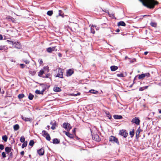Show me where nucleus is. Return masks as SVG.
<instances>
[{"mask_svg": "<svg viewBox=\"0 0 161 161\" xmlns=\"http://www.w3.org/2000/svg\"><path fill=\"white\" fill-rule=\"evenodd\" d=\"M144 6L150 8H154L155 5L158 4V2L155 0H139Z\"/></svg>", "mask_w": 161, "mask_h": 161, "instance_id": "1", "label": "nucleus"}, {"mask_svg": "<svg viewBox=\"0 0 161 161\" xmlns=\"http://www.w3.org/2000/svg\"><path fill=\"white\" fill-rule=\"evenodd\" d=\"M63 70L61 68H59L58 69V73H57V75L55 76V77H58L60 78H63Z\"/></svg>", "mask_w": 161, "mask_h": 161, "instance_id": "2", "label": "nucleus"}, {"mask_svg": "<svg viewBox=\"0 0 161 161\" xmlns=\"http://www.w3.org/2000/svg\"><path fill=\"white\" fill-rule=\"evenodd\" d=\"M63 127L67 130V131H69V130L71 129L72 127L70 126V124L64 123L63 124Z\"/></svg>", "mask_w": 161, "mask_h": 161, "instance_id": "3", "label": "nucleus"}, {"mask_svg": "<svg viewBox=\"0 0 161 161\" xmlns=\"http://www.w3.org/2000/svg\"><path fill=\"white\" fill-rule=\"evenodd\" d=\"M110 141L113 142H115L118 144L119 143L118 139L116 138L115 137L113 136H110Z\"/></svg>", "mask_w": 161, "mask_h": 161, "instance_id": "4", "label": "nucleus"}, {"mask_svg": "<svg viewBox=\"0 0 161 161\" xmlns=\"http://www.w3.org/2000/svg\"><path fill=\"white\" fill-rule=\"evenodd\" d=\"M149 76L150 74L148 73H147L145 74H142L139 75L138 78L139 79H141L144 78L146 76L149 77Z\"/></svg>", "mask_w": 161, "mask_h": 161, "instance_id": "5", "label": "nucleus"}, {"mask_svg": "<svg viewBox=\"0 0 161 161\" xmlns=\"http://www.w3.org/2000/svg\"><path fill=\"white\" fill-rule=\"evenodd\" d=\"M47 52L48 53H51L53 51H57V49H56V47H49L46 49Z\"/></svg>", "mask_w": 161, "mask_h": 161, "instance_id": "6", "label": "nucleus"}, {"mask_svg": "<svg viewBox=\"0 0 161 161\" xmlns=\"http://www.w3.org/2000/svg\"><path fill=\"white\" fill-rule=\"evenodd\" d=\"M132 122L135 123L137 125H139L140 120L137 117H136L134 118L131 121Z\"/></svg>", "mask_w": 161, "mask_h": 161, "instance_id": "7", "label": "nucleus"}, {"mask_svg": "<svg viewBox=\"0 0 161 161\" xmlns=\"http://www.w3.org/2000/svg\"><path fill=\"white\" fill-rule=\"evenodd\" d=\"M119 133L120 135L123 136L124 137H126L128 135V133L125 130H121L120 131Z\"/></svg>", "mask_w": 161, "mask_h": 161, "instance_id": "8", "label": "nucleus"}, {"mask_svg": "<svg viewBox=\"0 0 161 161\" xmlns=\"http://www.w3.org/2000/svg\"><path fill=\"white\" fill-rule=\"evenodd\" d=\"M47 69V67H46L43 68V69L40 70L38 74V76L40 77H42V75L44 73L46 69Z\"/></svg>", "mask_w": 161, "mask_h": 161, "instance_id": "9", "label": "nucleus"}, {"mask_svg": "<svg viewBox=\"0 0 161 161\" xmlns=\"http://www.w3.org/2000/svg\"><path fill=\"white\" fill-rule=\"evenodd\" d=\"M12 44L13 45V46L14 47H16L17 48L20 49L21 48V45L19 42L14 43L12 42Z\"/></svg>", "mask_w": 161, "mask_h": 161, "instance_id": "10", "label": "nucleus"}, {"mask_svg": "<svg viewBox=\"0 0 161 161\" xmlns=\"http://www.w3.org/2000/svg\"><path fill=\"white\" fill-rule=\"evenodd\" d=\"M64 133H65V134L70 138H73L74 137V135L70 133L69 132L64 131Z\"/></svg>", "mask_w": 161, "mask_h": 161, "instance_id": "11", "label": "nucleus"}, {"mask_svg": "<svg viewBox=\"0 0 161 161\" xmlns=\"http://www.w3.org/2000/svg\"><path fill=\"white\" fill-rule=\"evenodd\" d=\"M92 138L93 139L97 141H100V138L99 136L97 134L92 136Z\"/></svg>", "mask_w": 161, "mask_h": 161, "instance_id": "12", "label": "nucleus"}, {"mask_svg": "<svg viewBox=\"0 0 161 161\" xmlns=\"http://www.w3.org/2000/svg\"><path fill=\"white\" fill-rule=\"evenodd\" d=\"M44 151L43 149L41 148L37 151V153L39 155L42 156L43 155Z\"/></svg>", "mask_w": 161, "mask_h": 161, "instance_id": "13", "label": "nucleus"}, {"mask_svg": "<svg viewBox=\"0 0 161 161\" xmlns=\"http://www.w3.org/2000/svg\"><path fill=\"white\" fill-rule=\"evenodd\" d=\"M46 89V88H45V87H44V88L43 89L41 92H40L39 90H37L36 91L35 93L37 94H42Z\"/></svg>", "mask_w": 161, "mask_h": 161, "instance_id": "14", "label": "nucleus"}, {"mask_svg": "<svg viewBox=\"0 0 161 161\" xmlns=\"http://www.w3.org/2000/svg\"><path fill=\"white\" fill-rule=\"evenodd\" d=\"M74 73V71L73 70L69 69L67 72V76H71Z\"/></svg>", "mask_w": 161, "mask_h": 161, "instance_id": "15", "label": "nucleus"}, {"mask_svg": "<svg viewBox=\"0 0 161 161\" xmlns=\"http://www.w3.org/2000/svg\"><path fill=\"white\" fill-rule=\"evenodd\" d=\"M22 119L25 121H31V119L30 118H27L24 116H22Z\"/></svg>", "mask_w": 161, "mask_h": 161, "instance_id": "16", "label": "nucleus"}, {"mask_svg": "<svg viewBox=\"0 0 161 161\" xmlns=\"http://www.w3.org/2000/svg\"><path fill=\"white\" fill-rule=\"evenodd\" d=\"M51 124L52 125V127H51V129L54 130L56 128V127L57 126V124L56 122H52L51 123Z\"/></svg>", "mask_w": 161, "mask_h": 161, "instance_id": "17", "label": "nucleus"}, {"mask_svg": "<svg viewBox=\"0 0 161 161\" xmlns=\"http://www.w3.org/2000/svg\"><path fill=\"white\" fill-rule=\"evenodd\" d=\"M110 69L112 71H114L118 69V67L116 66H112L110 67Z\"/></svg>", "mask_w": 161, "mask_h": 161, "instance_id": "18", "label": "nucleus"}, {"mask_svg": "<svg viewBox=\"0 0 161 161\" xmlns=\"http://www.w3.org/2000/svg\"><path fill=\"white\" fill-rule=\"evenodd\" d=\"M126 24L123 21H121L118 23V25L119 26H125Z\"/></svg>", "mask_w": 161, "mask_h": 161, "instance_id": "19", "label": "nucleus"}, {"mask_svg": "<svg viewBox=\"0 0 161 161\" xmlns=\"http://www.w3.org/2000/svg\"><path fill=\"white\" fill-rule=\"evenodd\" d=\"M60 142L59 140H58L57 138L54 139L53 140V143L54 144H57L59 143Z\"/></svg>", "mask_w": 161, "mask_h": 161, "instance_id": "20", "label": "nucleus"}, {"mask_svg": "<svg viewBox=\"0 0 161 161\" xmlns=\"http://www.w3.org/2000/svg\"><path fill=\"white\" fill-rule=\"evenodd\" d=\"M8 49V48L5 46H0V50L3 51H5Z\"/></svg>", "mask_w": 161, "mask_h": 161, "instance_id": "21", "label": "nucleus"}, {"mask_svg": "<svg viewBox=\"0 0 161 161\" xmlns=\"http://www.w3.org/2000/svg\"><path fill=\"white\" fill-rule=\"evenodd\" d=\"M114 117L115 119H120L122 118L121 115H115L114 116Z\"/></svg>", "mask_w": 161, "mask_h": 161, "instance_id": "22", "label": "nucleus"}, {"mask_svg": "<svg viewBox=\"0 0 161 161\" xmlns=\"http://www.w3.org/2000/svg\"><path fill=\"white\" fill-rule=\"evenodd\" d=\"M96 27V26L95 25H92L91 27V31L92 33L94 34L95 33V31L94 29V27Z\"/></svg>", "mask_w": 161, "mask_h": 161, "instance_id": "23", "label": "nucleus"}, {"mask_svg": "<svg viewBox=\"0 0 161 161\" xmlns=\"http://www.w3.org/2000/svg\"><path fill=\"white\" fill-rule=\"evenodd\" d=\"M53 90L55 92H59L61 91V89L58 87H55L53 88Z\"/></svg>", "mask_w": 161, "mask_h": 161, "instance_id": "24", "label": "nucleus"}, {"mask_svg": "<svg viewBox=\"0 0 161 161\" xmlns=\"http://www.w3.org/2000/svg\"><path fill=\"white\" fill-rule=\"evenodd\" d=\"M5 151L7 153H9L11 152V148L10 147H7L5 148Z\"/></svg>", "mask_w": 161, "mask_h": 161, "instance_id": "25", "label": "nucleus"}, {"mask_svg": "<svg viewBox=\"0 0 161 161\" xmlns=\"http://www.w3.org/2000/svg\"><path fill=\"white\" fill-rule=\"evenodd\" d=\"M19 128V126L18 124H16L14 125V129L15 130H18Z\"/></svg>", "mask_w": 161, "mask_h": 161, "instance_id": "26", "label": "nucleus"}, {"mask_svg": "<svg viewBox=\"0 0 161 161\" xmlns=\"http://www.w3.org/2000/svg\"><path fill=\"white\" fill-rule=\"evenodd\" d=\"M90 92L92 93L97 94L98 93V92L94 90H91L90 91Z\"/></svg>", "mask_w": 161, "mask_h": 161, "instance_id": "27", "label": "nucleus"}, {"mask_svg": "<svg viewBox=\"0 0 161 161\" xmlns=\"http://www.w3.org/2000/svg\"><path fill=\"white\" fill-rule=\"evenodd\" d=\"M34 97V96L31 93H30L29 94L28 96V98L30 100H32Z\"/></svg>", "mask_w": 161, "mask_h": 161, "instance_id": "28", "label": "nucleus"}, {"mask_svg": "<svg viewBox=\"0 0 161 161\" xmlns=\"http://www.w3.org/2000/svg\"><path fill=\"white\" fill-rule=\"evenodd\" d=\"M2 139L4 141L6 142L8 139V137L6 135L4 136H2Z\"/></svg>", "mask_w": 161, "mask_h": 161, "instance_id": "29", "label": "nucleus"}, {"mask_svg": "<svg viewBox=\"0 0 161 161\" xmlns=\"http://www.w3.org/2000/svg\"><path fill=\"white\" fill-rule=\"evenodd\" d=\"M45 137L47 140L49 141H50L51 138L49 134H47V136H45Z\"/></svg>", "mask_w": 161, "mask_h": 161, "instance_id": "30", "label": "nucleus"}, {"mask_svg": "<svg viewBox=\"0 0 161 161\" xmlns=\"http://www.w3.org/2000/svg\"><path fill=\"white\" fill-rule=\"evenodd\" d=\"M42 134L43 136L45 137V136H47L48 134L45 130H43L42 132Z\"/></svg>", "mask_w": 161, "mask_h": 161, "instance_id": "31", "label": "nucleus"}, {"mask_svg": "<svg viewBox=\"0 0 161 161\" xmlns=\"http://www.w3.org/2000/svg\"><path fill=\"white\" fill-rule=\"evenodd\" d=\"M27 142H23V143L22 144V148H24L25 147H26L27 145Z\"/></svg>", "mask_w": 161, "mask_h": 161, "instance_id": "32", "label": "nucleus"}, {"mask_svg": "<svg viewBox=\"0 0 161 161\" xmlns=\"http://www.w3.org/2000/svg\"><path fill=\"white\" fill-rule=\"evenodd\" d=\"M20 141L21 142H25V137L24 136H22L21 137H20Z\"/></svg>", "mask_w": 161, "mask_h": 161, "instance_id": "33", "label": "nucleus"}, {"mask_svg": "<svg viewBox=\"0 0 161 161\" xmlns=\"http://www.w3.org/2000/svg\"><path fill=\"white\" fill-rule=\"evenodd\" d=\"M24 97V95L23 94H19L18 96V97L19 99H21Z\"/></svg>", "mask_w": 161, "mask_h": 161, "instance_id": "34", "label": "nucleus"}, {"mask_svg": "<svg viewBox=\"0 0 161 161\" xmlns=\"http://www.w3.org/2000/svg\"><path fill=\"white\" fill-rule=\"evenodd\" d=\"M47 14L49 16H51L53 14V12L52 11H49L47 12Z\"/></svg>", "mask_w": 161, "mask_h": 161, "instance_id": "35", "label": "nucleus"}, {"mask_svg": "<svg viewBox=\"0 0 161 161\" xmlns=\"http://www.w3.org/2000/svg\"><path fill=\"white\" fill-rule=\"evenodd\" d=\"M80 92H78L77 94L72 93L70 94V95L72 96H76L78 95H80Z\"/></svg>", "mask_w": 161, "mask_h": 161, "instance_id": "36", "label": "nucleus"}, {"mask_svg": "<svg viewBox=\"0 0 161 161\" xmlns=\"http://www.w3.org/2000/svg\"><path fill=\"white\" fill-rule=\"evenodd\" d=\"M130 136L131 137H132L134 135V130H133L132 131H130Z\"/></svg>", "mask_w": 161, "mask_h": 161, "instance_id": "37", "label": "nucleus"}, {"mask_svg": "<svg viewBox=\"0 0 161 161\" xmlns=\"http://www.w3.org/2000/svg\"><path fill=\"white\" fill-rule=\"evenodd\" d=\"M34 144V142L33 140H31L29 143V145L31 146H32Z\"/></svg>", "mask_w": 161, "mask_h": 161, "instance_id": "38", "label": "nucleus"}, {"mask_svg": "<svg viewBox=\"0 0 161 161\" xmlns=\"http://www.w3.org/2000/svg\"><path fill=\"white\" fill-rule=\"evenodd\" d=\"M59 12V15L60 16H62L63 17H64L63 16V14H62V11L61 10H59L58 11Z\"/></svg>", "mask_w": 161, "mask_h": 161, "instance_id": "39", "label": "nucleus"}, {"mask_svg": "<svg viewBox=\"0 0 161 161\" xmlns=\"http://www.w3.org/2000/svg\"><path fill=\"white\" fill-rule=\"evenodd\" d=\"M150 25L154 27H155L157 25L155 23L153 22L151 23Z\"/></svg>", "mask_w": 161, "mask_h": 161, "instance_id": "40", "label": "nucleus"}, {"mask_svg": "<svg viewBox=\"0 0 161 161\" xmlns=\"http://www.w3.org/2000/svg\"><path fill=\"white\" fill-rule=\"evenodd\" d=\"M117 76L119 77H123L124 76V75L122 73L119 74H117Z\"/></svg>", "mask_w": 161, "mask_h": 161, "instance_id": "41", "label": "nucleus"}, {"mask_svg": "<svg viewBox=\"0 0 161 161\" xmlns=\"http://www.w3.org/2000/svg\"><path fill=\"white\" fill-rule=\"evenodd\" d=\"M4 148V146L2 144H0V149L3 150Z\"/></svg>", "mask_w": 161, "mask_h": 161, "instance_id": "42", "label": "nucleus"}, {"mask_svg": "<svg viewBox=\"0 0 161 161\" xmlns=\"http://www.w3.org/2000/svg\"><path fill=\"white\" fill-rule=\"evenodd\" d=\"M38 61L40 64H42L43 62L42 59H39L38 60Z\"/></svg>", "mask_w": 161, "mask_h": 161, "instance_id": "43", "label": "nucleus"}, {"mask_svg": "<svg viewBox=\"0 0 161 161\" xmlns=\"http://www.w3.org/2000/svg\"><path fill=\"white\" fill-rule=\"evenodd\" d=\"M2 155L3 157V158H5L6 157L5 153L4 152H3L2 153Z\"/></svg>", "mask_w": 161, "mask_h": 161, "instance_id": "44", "label": "nucleus"}, {"mask_svg": "<svg viewBox=\"0 0 161 161\" xmlns=\"http://www.w3.org/2000/svg\"><path fill=\"white\" fill-rule=\"evenodd\" d=\"M20 66L22 68H23L24 67H25V65L23 64H20Z\"/></svg>", "mask_w": 161, "mask_h": 161, "instance_id": "45", "label": "nucleus"}, {"mask_svg": "<svg viewBox=\"0 0 161 161\" xmlns=\"http://www.w3.org/2000/svg\"><path fill=\"white\" fill-rule=\"evenodd\" d=\"M144 90V89L143 87H140L139 89V90L140 91H142Z\"/></svg>", "mask_w": 161, "mask_h": 161, "instance_id": "46", "label": "nucleus"}, {"mask_svg": "<svg viewBox=\"0 0 161 161\" xmlns=\"http://www.w3.org/2000/svg\"><path fill=\"white\" fill-rule=\"evenodd\" d=\"M25 63L26 64H28L29 63V61L27 60H25L24 61Z\"/></svg>", "mask_w": 161, "mask_h": 161, "instance_id": "47", "label": "nucleus"}, {"mask_svg": "<svg viewBox=\"0 0 161 161\" xmlns=\"http://www.w3.org/2000/svg\"><path fill=\"white\" fill-rule=\"evenodd\" d=\"M49 76V74H47L45 77H43V78L46 77L47 78H48Z\"/></svg>", "mask_w": 161, "mask_h": 161, "instance_id": "48", "label": "nucleus"}, {"mask_svg": "<svg viewBox=\"0 0 161 161\" xmlns=\"http://www.w3.org/2000/svg\"><path fill=\"white\" fill-rule=\"evenodd\" d=\"M75 129L76 128H75L73 130V132L75 135Z\"/></svg>", "mask_w": 161, "mask_h": 161, "instance_id": "49", "label": "nucleus"}, {"mask_svg": "<svg viewBox=\"0 0 161 161\" xmlns=\"http://www.w3.org/2000/svg\"><path fill=\"white\" fill-rule=\"evenodd\" d=\"M24 151H22L20 153V154L22 156H23L24 155Z\"/></svg>", "mask_w": 161, "mask_h": 161, "instance_id": "50", "label": "nucleus"}, {"mask_svg": "<svg viewBox=\"0 0 161 161\" xmlns=\"http://www.w3.org/2000/svg\"><path fill=\"white\" fill-rule=\"evenodd\" d=\"M148 86H146L143 87L144 89H147L148 88Z\"/></svg>", "mask_w": 161, "mask_h": 161, "instance_id": "51", "label": "nucleus"}, {"mask_svg": "<svg viewBox=\"0 0 161 161\" xmlns=\"http://www.w3.org/2000/svg\"><path fill=\"white\" fill-rule=\"evenodd\" d=\"M58 55L59 57H62V54L60 53H58Z\"/></svg>", "mask_w": 161, "mask_h": 161, "instance_id": "52", "label": "nucleus"}, {"mask_svg": "<svg viewBox=\"0 0 161 161\" xmlns=\"http://www.w3.org/2000/svg\"><path fill=\"white\" fill-rule=\"evenodd\" d=\"M3 39V36L2 35H0V40H1Z\"/></svg>", "mask_w": 161, "mask_h": 161, "instance_id": "53", "label": "nucleus"}, {"mask_svg": "<svg viewBox=\"0 0 161 161\" xmlns=\"http://www.w3.org/2000/svg\"><path fill=\"white\" fill-rule=\"evenodd\" d=\"M108 118H109V119H110L111 118V116L109 114L108 115Z\"/></svg>", "mask_w": 161, "mask_h": 161, "instance_id": "54", "label": "nucleus"}, {"mask_svg": "<svg viewBox=\"0 0 161 161\" xmlns=\"http://www.w3.org/2000/svg\"><path fill=\"white\" fill-rule=\"evenodd\" d=\"M148 53V52H144V54H145V55H146Z\"/></svg>", "mask_w": 161, "mask_h": 161, "instance_id": "55", "label": "nucleus"}, {"mask_svg": "<svg viewBox=\"0 0 161 161\" xmlns=\"http://www.w3.org/2000/svg\"><path fill=\"white\" fill-rule=\"evenodd\" d=\"M49 127H50V126L49 125H47V127L48 128V130H49Z\"/></svg>", "mask_w": 161, "mask_h": 161, "instance_id": "56", "label": "nucleus"}, {"mask_svg": "<svg viewBox=\"0 0 161 161\" xmlns=\"http://www.w3.org/2000/svg\"><path fill=\"white\" fill-rule=\"evenodd\" d=\"M116 31H117V32H119V29H118V30H117Z\"/></svg>", "mask_w": 161, "mask_h": 161, "instance_id": "57", "label": "nucleus"}, {"mask_svg": "<svg viewBox=\"0 0 161 161\" xmlns=\"http://www.w3.org/2000/svg\"><path fill=\"white\" fill-rule=\"evenodd\" d=\"M96 30H99V28H98V27H97V28H96Z\"/></svg>", "mask_w": 161, "mask_h": 161, "instance_id": "58", "label": "nucleus"}, {"mask_svg": "<svg viewBox=\"0 0 161 161\" xmlns=\"http://www.w3.org/2000/svg\"><path fill=\"white\" fill-rule=\"evenodd\" d=\"M159 85L161 86V82L159 83Z\"/></svg>", "mask_w": 161, "mask_h": 161, "instance_id": "59", "label": "nucleus"}, {"mask_svg": "<svg viewBox=\"0 0 161 161\" xmlns=\"http://www.w3.org/2000/svg\"><path fill=\"white\" fill-rule=\"evenodd\" d=\"M41 85L42 86V87H43L44 86V85L43 84H42Z\"/></svg>", "mask_w": 161, "mask_h": 161, "instance_id": "60", "label": "nucleus"}, {"mask_svg": "<svg viewBox=\"0 0 161 161\" xmlns=\"http://www.w3.org/2000/svg\"><path fill=\"white\" fill-rule=\"evenodd\" d=\"M159 112L161 114V109L159 111Z\"/></svg>", "mask_w": 161, "mask_h": 161, "instance_id": "61", "label": "nucleus"}, {"mask_svg": "<svg viewBox=\"0 0 161 161\" xmlns=\"http://www.w3.org/2000/svg\"><path fill=\"white\" fill-rule=\"evenodd\" d=\"M49 71V70H48V69H47V72H48V71Z\"/></svg>", "mask_w": 161, "mask_h": 161, "instance_id": "62", "label": "nucleus"}, {"mask_svg": "<svg viewBox=\"0 0 161 161\" xmlns=\"http://www.w3.org/2000/svg\"><path fill=\"white\" fill-rule=\"evenodd\" d=\"M147 16H149V15H146L145 16H147Z\"/></svg>", "mask_w": 161, "mask_h": 161, "instance_id": "63", "label": "nucleus"}]
</instances>
